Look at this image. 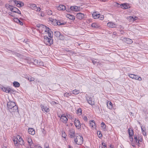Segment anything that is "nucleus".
<instances>
[{"mask_svg":"<svg viewBox=\"0 0 148 148\" xmlns=\"http://www.w3.org/2000/svg\"><path fill=\"white\" fill-rule=\"evenodd\" d=\"M129 18L132 20L133 21H134L137 20L138 17L134 16H130L129 17Z\"/></svg>","mask_w":148,"mask_h":148,"instance_id":"a878e982","label":"nucleus"},{"mask_svg":"<svg viewBox=\"0 0 148 148\" xmlns=\"http://www.w3.org/2000/svg\"><path fill=\"white\" fill-rule=\"evenodd\" d=\"M75 142L77 145H81L83 141V137L80 135L76 136V138L74 139Z\"/></svg>","mask_w":148,"mask_h":148,"instance_id":"20e7f679","label":"nucleus"},{"mask_svg":"<svg viewBox=\"0 0 148 148\" xmlns=\"http://www.w3.org/2000/svg\"><path fill=\"white\" fill-rule=\"evenodd\" d=\"M44 43L47 45L50 46L52 44L53 41L52 39L49 38L47 36H45L44 40Z\"/></svg>","mask_w":148,"mask_h":148,"instance_id":"423d86ee","label":"nucleus"},{"mask_svg":"<svg viewBox=\"0 0 148 148\" xmlns=\"http://www.w3.org/2000/svg\"><path fill=\"white\" fill-rule=\"evenodd\" d=\"M79 8H80L79 7H78L77 6H70V9H79Z\"/></svg>","mask_w":148,"mask_h":148,"instance_id":"473e14b6","label":"nucleus"},{"mask_svg":"<svg viewBox=\"0 0 148 148\" xmlns=\"http://www.w3.org/2000/svg\"><path fill=\"white\" fill-rule=\"evenodd\" d=\"M82 110L80 108H79L77 110V114L80 115L82 114Z\"/></svg>","mask_w":148,"mask_h":148,"instance_id":"c9c22d12","label":"nucleus"},{"mask_svg":"<svg viewBox=\"0 0 148 148\" xmlns=\"http://www.w3.org/2000/svg\"><path fill=\"white\" fill-rule=\"evenodd\" d=\"M49 30L48 31L47 30H46L45 31V32H47V33L48 34L49 37H50L51 38H53V33H51L52 32L51 31L50 29L49 28V30Z\"/></svg>","mask_w":148,"mask_h":148,"instance_id":"aec40b11","label":"nucleus"},{"mask_svg":"<svg viewBox=\"0 0 148 148\" xmlns=\"http://www.w3.org/2000/svg\"><path fill=\"white\" fill-rule=\"evenodd\" d=\"M62 136L64 138H66L65 136H66V134L65 132L64 133H62Z\"/></svg>","mask_w":148,"mask_h":148,"instance_id":"052dcab7","label":"nucleus"},{"mask_svg":"<svg viewBox=\"0 0 148 148\" xmlns=\"http://www.w3.org/2000/svg\"><path fill=\"white\" fill-rule=\"evenodd\" d=\"M84 14L81 13H78L76 15L77 17L79 19H82L84 17Z\"/></svg>","mask_w":148,"mask_h":148,"instance_id":"f8f14e48","label":"nucleus"},{"mask_svg":"<svg viewBox=\"0 0 148 148\" xmlns=\"http://www.w3.org/2000/svg\"><path fill=\"white\" fill-rule=\"evenodd\" d=\"M100 1H101L104 2L106 1H107L108 0H100Z\"/></svg>","mask_w":148,"mask_h":148,"instance_id":"69168bd1","label":"nucleus"},{"mask_svg":"<svg viewBox=\"0 0 148 148\" xmlns=\"http://www.w3.org/2000/svg\"><path fill=\"white\" fill-rule=\"evenodd\" d=\"M75 125L77 128L78 129L80 128L81 127V125L80 121L76 119H75L74 120Z\"/></svg>","mask_w":148,"mask_h":148,"instance_id":"1a4fd4ad","label":"nucleus"},{"mask_svg":"<svg viewBox=\"0 0 148 148\" xmlns=\"http://www.w3.org/2000/svg\"><path fill=\"white\" fill-rule=\"evenodd\" d=\"M19 20V19H18L17 18H14V21L16 23H18V22Z\"/></svg>","mask_w":148,"mask_h":148,"instance_id":"a18cd8bd","label":"nucleus"},{"mask_svg":"<svg viewBox=\"0 0 148 148\" xmlns=\"http://www.w3.org/2000/svg\"><path fill=\"white\" fill-rule=\"evenodd\" d=\"M11 2L12 3H14L16 6L18 8L23 6L24 5L23 3L19 1H17L15 0H12L11 1Z\"/></svg>","mask_w":148,"mask_h":148,"instance_id":"0eeeda50","label":"nucleus"},{"mask_svg":"<svg viewBox=\"0 0 148 148\" xmlns=\"http://www.w3.org/2000/svg\"><path fill=\"white\" fill-rule=\"evenodd\" d=\"M11 10V11L12 12H16V13H18V14H21V13L20 11H19V10H18V12H16V11H12L13 10Z\"/></svg>","mask_w":148,"mask_h":148,"instance_id":"09e8293b","label":"nucleus"},{"mask_svg":"<svg viewBox=\"0 0 148 148\" xmlns=\"http://www.w3.org/2000/svg\"><path fill=\"white\" fill-rule=\"evenodd\" d=\"M73 148V147L70 145H69V148Z\"/></svg>","mask_w":148,"mask_h":148,"instance_id":"774afa93","label":"nucleus"},{"mask_svg":"<svg viewBox=\"0 0 148 148\" xmlns=\"http://www.w3.org/2000/svg\"><path fill=\"white\" fill-rule=\"evenodd\" d=\"M132 136H129V138L131 142H132L133 140V138Z\"/></svg>","mask_w":148,"mask_h":148,"instance_id":"3c124183","label":"nucleus"},{"mask_svg":"<svg viewBox=\"0 0 148 148\" xmlns=\"http://www.w3.org/2000/svg\"><path fill=\"white\" fill-rule=\"evenodd\" d=\"M18 141L19 143V144L20 145H23V144L24 141L23 139H22V140H19Z\"/></svg>","mask_w":148,"mask_h":148,"instance_id":"de8ad7c7","label":"nucleus"},{"mask_svg":"<svg viewBox=\"0 0 148 148\" xmlns=\"http://www.w3.org/2000/svg\"><path fill=\"white\" fill-rule=\"evenodd\" d=\"M36 26L39 29V30L40 32L43 30L45 32L46 30L48 31V30L49 29V28L47 27L46 26L43 25L39 24L37 25Z\"/></svg>","mask_w":148,"mask_h":148,"instance_id":"39448f33","label":"nucleus"},{"mask_svg":"<svg viewBox=\"0 0 148 148\" xmlns=\"http://www.w3.org/2000/svg\"><path fill=\"white\" fill-rule=\"evenodd\" d=\"M18 23H19V24H20L21 25H23V23L21 21H20L19 20L18 22Z\"/></svg>","mask_w":148,"mask_h":148,"instance_id":"864d4df0","label":"nucleus"},{"mask_svg":"<svg viewBox=\"0 0 148 148\" xmlns=\"http://www.w3.org/2000/svg\"><path fill=\"white\" fill-rule=\"evenodd\" d=\"M112 28L113 27H115L116 25L115 24H113L112 23Z\"/></svg>","mask_w":148,"mask_h":148,"instance_id":"6e6d98bb","label":"nucleus"},{"mask_svg":"<svg viewBox=\"0 0 148 148\" xmlns=\"http://www.w3.org/2000/svg\"><path fill=\"white\" fill-rule=\"evenodd\" d=\"M13 86L16 87H18L20 86L19 83L17 82H14L13 83Z\"/></svg>","mask_w":148,"mask_h":148,"instance_id":"c756f323","label":"nucleus"},{"mask_svg":"<svg viewBox=\"0 0 148 148\" xmlns=\"http://www.w3.org/2000/svg\"><path fill=\"white\" fill-rule=\"evenodd\" d=\"M107 107L110 109H111V101H108L107 103Z\"/></svg>","mask_w":148,"mask_h":148,"instance_id":"2f4dec72","label":"nucleus"},{"mask_svg":"<svg viewBox=\"0 0 148 148\" xmlns=\"http://www.w3.org/2000/svg\"><path fill=\"white\" fill-rule=\"evenodd\" d=\"M43 63L42 62L39 61L38 65L43 66Z\"/></svg>","mask_w":148,"mask_h":148,"instance_id":"37998d69","label":"nucleus"},{"mask_svg":"<svg viewBox=\"0 0 148 148\" xmlns=\"http://www.w3.org/2000/svg\"><path fill=\"white\" fill-rule=\"evenodd\" d=\"M7 106L9 111L11 112H18V107L14 102H8Z\"/></svg>","mask_w":148,"mask_h":148,"instance_id":"f257e3e1","label":"nucleus"},{"mask_svg":"<svg viewBox=\"0 0 148 148\" xmlns=\"http://www.w3.org/2000/svg\"><path fill=\"white\" fill-rule=\"evenodd\" d=\"M92 62L94 64L97 65V64L98 62H97V61H95V60H92Z\"/></svg>","mask_w":148,"mask_h":148,"instance_id":"8fccbe9b","label":"nucleus"},{"mask_svg":"<svg viewBox=\"0 0 148 148\" xmlns=\"http://www.w3.org/2000/svg\"><path fill=\"white\" fill-rule=\"evenodd\" d=\"M34 78H29L28 80L29 81H32L34 80Z\"/></svg>","mask_w":148,"mask_h":148,"instance_id":"5fc2aeb1","label":"nucleus"},{"mask_svg":"<svg viewBox=\"0 0 148 148\" xmlns=\"http://www.w3.org/2000/svg\"><path fill=\"white\" fill-rule=\"evenodd\" d=\"M134 139L135 140V142H136V143H138V144L139 143V141L137 137L136 136H134Z\"/></svg>","mask_w":148,"mask_h":148,"instance_id":"4c0bfd02","label":"nucleus"},{"mask_svg":"<svg viewBox=\"0 0 148 148\" xmlns=\"http://www.w3.org/2000/svg\"><path fill=\"white\" fill-rule=\"evenodd\" d=\"M128 132L129 136H133L134 135V132L133 130L129 129L128 130Z\"/></svg>","mask_w":148,"mask_h":148,"instance_id":"cd10ccee","label":"nucleus"},{"mask_svg":"<svg viewBox=\"0 0 148 148\" xmlns=\"http://www.w3.org/2000/svg\"><path fill=\"white\" fill-rule=\"evenodd\" d=\"M66 16L67 18L71 20H74L75 19V17L71 15L70 14H67Z\"/></svg>","mask_w":148,"mask_h":148,"instance_id":"5701e85b","label":"nucleus"},{"mask_svg":"<svg viewBox=\"0 0 148 148\" xmlns=\"http://www.w3.org/2000/svg\"><path fill=\"white\" fill-rule=\"evenodd\" d=\"M135 75L131 74L129 75V76L131 78L134 79Z\"/></svg>","mask_w":148,"mask_h":148,"instance_id":"49530a36","label":"nucleus"},{"mask_svg":"<svg viewBox=\"0 0 148 148\" xmlns=\"http://www.w3.org/2000/svg\"><path fill=\"white\" fill-rule=\"evenodd\" d=\"M40 107L42 111L46 113L49 112V109L48 108H47L46 106H45L41 104L40 105Z\"/></svg>","mask_w":148,"mask_h":148,"instance_id":"9d476101","label":"nucleus"},{"mask_svg":"<svg viewBox=\"0 0 148 148\" xmlns=\"http://www.w3.org/2000/svg\"><path fill=\"white\" fill-rule=\"evenodd\" d=\"M102 145L104 146V148H106V145L105 143H102Z\"/></svg>","mask_w":148,"mask_h":148,"instance_id":"bf43d9fd","label":"nucleus"},{"mask_svg":"<svg viewBox=\"0 0 148 148\" xmlns=\"http://www.w3.org/2000/svg\"><path fill=\"white\" fill-rule=\"evenodd\" d=\"M28 131L29 133L32 135H34L35 134V131L33 128H29Z\"/></svg>","mask_w":148,"mask_h":148,"instance_id":"f3484780","label":"nucleus"},{"mask_svg":"<svg viewBox=\"0 0 148 148\" xmlns=\"http://www.w3.org/2000/svg\"><path fill=\"white\" fill-rule=\"evenodd\" d=\"M16 138L17 139V140H18V141H19V140H22V139H23L22 138H21L20 136L19 135L17 136L16 137Z\"/></svg>","mask_w":148,"mask_h":148,"instance_id":"a19ab883","label":"nucleus"},{"mask_svg":"<svg viewBox=\"0 0 148 148\" xmlns=\"http://www.w3.org/2000/svg\"><path fill=\"white\" fill-rule=\"evenodd\" d=\"M75 131L73 129L70 130H69V135L71 138H73L75 136Z\"/></svg>","mask_w":148,"mask_h":148,"instance_id":"9b49d317","label":"nucleus"},{"mask_svg":"<svg viewBox=\"0 0 148 148\" xmlns=\"http://www.w3.org/2000/svg\"><path fill=\"white\" fill-rule=\"evenodd\" d=\"M32 60L34 61V64L38 65L39 61H38L37 60L34 59H33Z\"/></svg>","mask_w":148,"mask_h":148,"instance_id":"f704fd0d","label":"nucleus"},{"mask_svg":"<svg viewBox=\"0 0 148 148\" xmlns=\"http://www.w3.org/2000/svg\"><path fill=\"white\" fill-rule=\"evenodd\" d=\"M30 7L32 9H33V8H37V9H41L40 7H37L36 5L34 4H32L31 5H30Z\"/></svg>","mask_w":148,"mask_h":148,"instance_id":"4be33fe9","label":"nucleus"},{"mask_svg":"<svg viewBox=\"0 0 148 148\" xmlns=\"http://www.w3.org/2000/svg\"><path fill=\"white\" fill-rule=\"evenodd\" d=\"M38 12H39L38 13V14L40 16L42 17L44 16L45 15V14L43 12H42L41 11V10H38Z\"/></svg>","mask_w":148,"mask_h":148,"instance_id":"7c9ffc66","label":"nucleus"},{"mask_svg":"<svg viewBox=\"0 0 148 148\" xmlns=\"http://www.w3.org/2000/svg\"><path fill=\"white\" fill-rule=\"evenodd\" d=\"M97 134L99 138H100L102 137V134H101L100 132H97Z\"/></svg>","mask_w":148,"mask_h":148,"instance_id":"c03bdc74","label":"nucleus"},{"mask_svg":"<svg viewBox=\"0 0 148 148\" xmlns=\"http://www.w3.org/2000/svg\"><path fill=\"white\" fill-rule=\"evenodd\" d=\"M60 120L63 123H65L68 121V119L65 114H63L60 117Z\"/></svg>","mask_w":148,"mask_h":148,"instance_id":"6e6552de","label":"nucleus"},{"mask_svg":"<svg viewBox=\"0 0 148 148\" xmlns=\"http://www.w3.org/2000/svg\"><path fill=\"white\" fill-rule=\"evenodd\" d=\"M101 126L103 129H104L106 127V125L103 122H102L101 123Z\"/></svg>","mask_w":148,"mask_h":148,"instance_id":"58836bf2","label":"nucleus"},{"mask_svg":"<svg viewBox=\"0 0 148 148\" xmlns=\"http://www.w3.org/2000/svg\"><path fill=\"white\" fill-rule=\"evenodd\" d=\"M142 133L144 136H146V132L144 131H143Z\"/></svg>","mask_w":148,"mask_h":148,"instance_id":"0e129e2a","label":"nucleus"},{"mask_svg":"<svg viewBox=\"0 0 148 148\" xmlns=\"http://www.w3.org/2000/svg\"><path fill=\"white\" fill-rule=\"evenodd\" d=\"M90 125L92 127H94V126H95V122L94 120L91 121H90Z\"/></svg>","mask_w":148,"mask_h":148,"instance_id":"bb28decb","label":"nucleus"},{"mask_svg":"<svg viewBox=\"0 0 148 148\" xmlns=\"http://www.w3.org/2000/svg\"><path fill=\"white\" fill-rule=\"evenodd\" d=\"M47 10V13L48 15H50L52 14V12L51 10Z\"/></svg>","mask_w":148,"mask_h":148,"instance_id":"e433bc0d","label":"nucleus"},{"mask_svg":"<svg viewBox=\"0 0 148 148\" xmlns=\"http://www.w3.org/2000/svg\"><path fill=\"white\" fill-rule=\"evenodd\" d=\"M13 140L14 141V144H15V145L16 146H18V142L17 141V139L15 138L14 139H13Z\"/></svg>","mask_w":148,"mask_h":148,"instance_id":"72a5a7b5","label":"nucleus"},{"mask_svg":"<svg viewBox=\"0 0 148 148\" xmlns=\"http://www.w3.org/2000/svg\"><path fill=\"white\" fill-rule=\"evenodd\" d=\"M87 100L88 103L90 104L93 105L95 104V102L92 100V98L91 97H88L87 98Z\"/></svg>","mask_w":148,"mask_h":148,"instance_id":"ddd939ff","label":"nucleus"},{"mask_svg":"<svg viewBox=\"0 0 148 148\" xmlns=\"http://www.w3.org/2000/svg\"><path fill=\"white\" fill-rule=\"evenodd\" d=\"M125 42L127 44H131L132 42L133 41L132 40L129 38H126Z\"/></svg>","mask_w":148,"mask_h":148,"instance_id":"393cba45","label":"nucleus"},{"mask_svg":"<svg viewBox=\"0 0 148 148\" xmlns=\"http://www.w3.org/2000/svg\"><path fill=\"white\" fill-rule=\"evenodd\" d=\"M44 148H49V144L46 143L44 144Z\"/></svg>","mask_w":148,"mask_h":148,"instance_id":"ea45409f","label":"nucleus"},{"mask_svg":"<svg viewBox=\"0 0 148 148\" xmlns=\"http://www.w3.org/2000/svg\"><path fill=\"white\" fill-rule=\"evenodd\" d=\"M5 7L8 9H14V8H15L16 9H18L16 7H14L12 5H10L9 4H6Z\"/></svg>","mask_w":148,"mask_h":148,"instance_id":"2eb2a0df","label":"nucleus"},{"mask_svg":"<svg viewBox=\"0 0 148 148\" xmlns=\"http://www.w3.org/2000/svg\"><path fill=\"white\" fill-rule=\"evenodd\" d=\"M112 5L118 8L121 7L122 8L124 9H127L131 8L130 5L127 3H123L120 5L117 3L114 2H113Z\"/></svg>","mask_w":148,"mask_h":148,"instance_id":"7ed1b4c3","label":"nucleus"},{"mask_svg":"<svg viewBox=\"0 0 148 148\" xmlns=\"http://www.w3.org/2000/svg\"><path fill=\"white\" fill-rule=\"evenodd\" d=\"M66 8L68 9V8H66L65 6L62 5H59L58 8V9H66Z\"/></svg>","mask_w":148,"mask_h":148,"instance_id":"b1692460","label":"nucleus"},{"mask_svg":"<svg viewBox=\"0 0 148 148\" xmlns=\"http://www.w3.org/2000/svg\"><path fill=\"white\" fill-rule=\"evenodd\" d=\"M107 26L108 27H111V22H109L107 24Z\"/></svg>","mask_w":148,"mask_h":148,"instance_id":"603ef678","label":"nucleus"},{"mask_svg":"<svg viewBox=\"0 0 148 148\" xmlns=\"http://www.w3.org/2000/svg\"><path fill=\"white\" fill-rule=\"evenodd\" d=\"M91 26L94 28H99L100 27V25L96 23H94L91 25Z\"/></svg>","mask_w":148,"mask_h":148,"instance_id":"6ab92c4d","label":"nucleus"},{"mask_svg":"<svg viewBox=\"0 0 148 148\" xmlns=\"http://www.w3.org/2000/svg\"><path fill=\"white\" fill-rule=\"evenodd\" d=\"M34 147H35V148H42V147L38 145H35L34 146Z\"/></svg>","mask_w":148,"mask_h":148,"instance_id":"4d7b16f0","label":"nucleus"},{"mask_svg":"<svg viewBox=\"0 0 148 148\" xmlns=\"http://www.w3.org/2000/svg\"><path fill=\"white\" fill-rule=\"evenodd\" d=\"M137 80H138L139 81H140L142 80V78L140 77H138Z\"/></svg>","mask_w":148,"mask_h":148,"instance_id":"e2e57ef3","label":"nucleus"},{"mask_svg":"<svg viewBox=\"0 0 148 148\" xmlns=\"http://www.w3.org/2000/svg\"><path fill=\"white\" fill-rule=\"evenodd\" d=\"M48 21L50 23H51L54 26L64 25L66 23L65 22L60 20L58 21L51 18H49Z\"/></svg>","mask_w":148,"mask_h":148,"instance_id":"f03ea898","label":"nucleus"},{"mask_svg":"<svg viewBox=\"0 0 148 148\" xmlns=\"http://www.w3.org/2000/svg\"><path fill=\"white\" fill-rule=\"evenodd\" d=\"M71 94H69L68 93L66 92L64 94V96L65 97H68L69 95L70 96Z\"/></svg>","mask_w":148,"mask_h":148,"instance_id":"79ce46f5","label":"nucleus"},{"mask_svg":"<svg viewBox=\"0 0 148 148\" xmlns=\"http://www.w3.org/2000/svg\"><path fill=\"white\" fill-rule=\"evenodd\" d=\"M28 142L29 143V145L30 147H33L34 146V144L33 143V141L31 138H28L27 140Z\"/></svg>","mask_w":148,"mask_h":148,"instance_id":"4468645a","label":"nucleus"},{"mask_svg":"<svg viewBox=\"0 0 148 148\" xmlns=\"http://www.w3.org/2000/svg\"><path fill=\"white\" fill-rule=\"evenodd\" d=\"M11 16H12L13 17H14L15 16V15L14 14V13H12V14L11 15Z\"/></svg>","mask_w":148,"mask_h":148,"instance_id":"338daca9","label":"nucleus"},{"mask_svg":"<svg viewBox=\"0 0 148 148\" xmlns=\"http://www.w3.org/2000/svg\"><path fill=\"white\" fill-rule=\"evenodd\" d=\"M138 77V76L135 75L134 79H135L137 80Z\"/></svg>","mask_w":148,"mask_h":148,"instance_id":"13d9d810","label":"nucleus"},{"mask_svg":"<svg viewBox=\"0 0 148 148\" xmlns=\"http://www.w3.org/2000/svg\"><path fill=\"white\" fill-rule=\"evenodd\" d=\"M80 93V91L79 90L75 89L72 91V94L74 95H77Z\"/></svg>","mask_w":148,"mask_h":148,"instance_id":"c85d7f7f","label":"nucleus"},{"mask_svg":"<svg viewBox=\"0 0 148 148\" xmlns=\"http://www.w3.org/2000/svg\"><path fill=\"white\" fill-rule=\"evenodd\" d=\"M92 16L94 19H96L99 18L100 14H97L96 12H94L92 14Z\"/></svg>","mask_w":148,"mask_h":148,"instance_id":"dca6fc26","label":"nucleus"},{"mask_svg":"<svg viewBox=\"0 0 148 148\" xmlns=\"http://www.w3.org/2000/svg\"><path fill=\"white\" fill-rule=\"evenodd\" d=\"M83 119L85 121H87V118L86 116H84L83 118Z\"/></svg>","mask_w":148,"mask_h":148,"instance_id":"680f3d73","label":"nucleus"},{"mask_svg":"<svg viewBox=\"0 0 148 148\" xmlns=\"http://www.w3.org/2000/svg\"><path fill=\"white\" fill-rule=\"evenodd\" d=\"M2 90L4 92L8 93H10L11 91V89L8 88L4 87L2 88Z\"/></svg>","mask_w":148,"mask_h":148,"instance_id":"a211bd4d","label":"nucleus"},{"mask_svg":"<svg viewBox=\"0 0 148 148\" xmlns=\"http://www.w3.org/2000/svg\"><path fill=\"white\" fill-rule=\"evenodd\" d=\"M54 35L55 36L57 37H59V36H62L63 37V35H61L60 32H55Z\"/></svg>","mask_w":148,"mask_h":148,"instance_id":"412c9836","label":"nucleus"}]
</instances>
